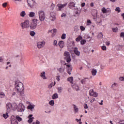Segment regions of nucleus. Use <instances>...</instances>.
<instances>
[{"instance_id":"nucleus-1","label":"nucleus","mask_w":124,"mask_h":124,"mask_svg":"<svg viewBox=\"0 0 124 124\" xmlns=\"http://www.w3.org/2000/svg\"><path fill=\"white\" fill-rule=\"evenodd\" d=\"M15 89L16 90L17 93L19 96H24V84L22 82H15Z\"/></svg>"},{"instance_id":"nucleus-2","label":"nucleus","mask_w":124,"mask_h":124,"mask_svg":"<svg viewBox=\"0 0 124 124\" xmlns=\"http://www.w3.org/2000/svg\"><path fill=\"white\" fill-rule=\"evenodd\" d=\"M39 19L41 22L45 20V12L42 10H39L38 12Z\"/></svg>"},{"instance_id":"nucleus-3","label":"nucleus","mask_w":124,"mask_h":124,"mask_svg":"<svg viewBox=\"0 0 124 124\" xmlns=\"http://www.w3.org/2000/svg\"><path fill=\"white\" fill-rule=\"evenodd\" d=\"M20 26L22 30H24V29H29L30 27V21L25 20L24 22L21 23Z\"/></svg>"},{"instance_id":"nucleus-4","label":"nucleus","mask_w":124,"mask_h":124,"mask_svg":"<svg viewBox=\"0 0 124 124\" xmlns=\"http://www.w3.org/2000/svg\"><path fill=\"white\" fill-rule=\"evenodd\" d=\"M63 56L64 57V60H66L67 62H71L70 53L68 51H65Z\"/></svg>"},{"instance_id":"nucleus-5","label":"nucleus","mask_w":124,"mask_h":124,"mask_svg":"<svg viewBox=\"0 0 124 124\" xmlns=\"http://www.w3.org/2000/svg\"><path fill=\"white\" fill-rule=\"evenodd\" d=\"M38 20L37 19H33L32 22L30 24V29L31 30H35L36 29V27H37V21Z\"/></svg>"},{"instance_id":"nucleus-6","label":"nucleus","mask_w":124,"mask_h":124,"mask_svg":"<svg viewBox=\"0 0 124 124\" xmlns=\"http://www.w3.org/2000/svg\"><path fill=\"white\" fill-rule=\"evenodd\" d=\"M28 6L30 8H33L36 5V2L33 0H27Z\"/></svg>"},{"instance_id":"nucleus-7","label":"nucleus","mask_w":124,"mask_h":124,"mask_svg":"<svg viewBox=\"0 0 124 124\" xmlns=\"http://www.w3.org/2000/svg\"><path fill=\"white\" fill-rule=\"evenodd\" d=\"M16 108L18 112H24V111H25V106L22 103L19 104L18 106L16 105Z\"/></svg>"},{"instance_id":"nucleus-8","label":"nucleus","mask_w":124,"mask_h":124,"mask_svg":"<svg viewBox=\"0 0 124 124\" xmlns=\"http://www.w3.org/2000/svg\"><path fill=\"white\" fill-rule=\"evenodd\" d=\"M64 65H66V66L67 73L70 75L71 74V72L72 71V67H71V65L65 63Z\"/></svg>"},{"instance_id":"nucleus-9","label":"nucleus","mask_w":124,"mask_h":124,"mask_svg":"<svg viewBox=\"0 0 124 124\" xmlns=\"http://www.w3.org/2000/svg\"><path fill=\"white\" fill-rule=\"evenodd\" d=\"M67 5V3H66L65 4H57V6L58 7V11H61V10H62V8H64V7H65V6H66Z\"/></svg>"},{"instance_id":"nucleus-10","label":"nucleus","mask_w":124,"mask_h":124,"mask_svg":"<svg viewBox=\"0 0 124 124\" xmlns=\"http://www.w3.org/2000/svg\"><path fill=\"white\" fill-rule=\"evenodd\" d=\"M37 46L38 48V49H41V48H43L44 46H45V42L42 41V42H39L37 44Z\"/></svg>"},{"instance_id":"nucleus-11","label":"nucleus","mask_w":124,"mask_h":124,"mask_svg":"<svg viewBox=\"0 0 124 124\" xmlns=\"http://www.w3.org/2000/svg\"><path fill=\"white\" fill-rule=\"evenodd\" d=\"M49 19L51 21H55V20H56V13H55V12L50 13Z\"/></svg>"},{"instance_id":"nucleus-12","label":"nucleus","mask_w":124,"mask_h":124,"mask_svg":"<svg viewBox=\"0 0 124 124\" xmlns=\"http://www.w3.org/2000/svg\"><path fill=\"white\" fill-rule=\"evenodd\" d=\"M74 53H75V55L78 56V57L80 56V52L78 50V47H76L74 48Z\"/></svg>"},{"instance_id":"nucleus-13","label":"nucleus","mask_w":124,"mask_h":124,"mask_svg":"<svg viewBox=\"0 0 124 124\" xmlns=\"http://www.w3.org/2000/svg\"><path fill=\"white\" fill-rule=\"evenodd\" d=\"M12 107H13V106L11 103H8L6 104V108H7V109L8 110V111H10V110L12 109Z\"/></svg>"},{"instance_id":"nucleus-14","label":"nucleus","mask_w":124,"mask_h":124,"mask_svg":"<svg viewBox=\"0 0 124 124\" xmlns=\"http://www.w3.org/2000/svg\"><path fill=\"white\" fill-rule=\"evenodd\" d=\"M28 119H29L28 120L29 124H31L32 122H33V119H34V117H32V114H31L28 116Z\"/></svg>"},{"instance_id":"nucleus-15","label":"nucleus","mask_w":124,"mask_h":124,"mask_svg":"<svg viewBox=\"0 0 124 124\" xmlns=\"http://www.w3.org/2000/svg\"><path fill=\"white\" fill-rule=\"evenodd\" d=\"M69 8L71 9L73 8V7H75V3L73 2H71L68 4Z\"/></svg>"},{"instance_id":"nucleus-16","label":"nucleus","mask_w":124,"mask_h":124,"mask_svg":"<svg viewBox=\"0 0 124 124\" xmlns=\"http://www.w3.org/2000/svg\"><path fill=\"white\" fill-rule=\"evenodd\" d=\"M81 84H86L87 82H89V78H86L81 80Z\"/></svg>"},{"instance_id":"nucleus-17","label":"nucleus","mask_w":124,"mask_h":124,"mask_svg":"<svg viewBox=\"0 0 124 124\" xmlns=\"http://www.w3.org/2000/svg\"><path fill=\"white\" fill-rule=\"evenodd\" d=\"M57 70L60 73H63V72H64V68L62 67H61L60 68H57Z\"/></svg>"},{"instance_id":"nucleus-18","label":"nucleus","mask_w":124,"mask_h":124,"mask_svg":"<svg viewBox=\"0 0 124 124\" xmlns=\"http://www.w3.org/2000/svg\"><path fill=\"white\" fill-rule=\"evenodd\" d=\"M72 88L73 89H74L75 91H79V86H78L77 84H74L72 86Z\"/></svg>"},{"instance_id":"nucleus-19","label":"nucleus","mask_w":124,"mask_h":124,"mask_svg":"<svg viewBox=\"0 0 124 124\" xmlns=\"http://www.w3.org/2000/svg\"><path fill=\"white\" fill-rule=\"evenodd\" d=\"M29 16L31 18H33V17L35 16V13L34 12H31L29 13Z\"/></svg>"},{"instance_id":"nucleus-20","label":"nucleus","mask_w":124,"mask_h":124,"mask_svg":"<svg viewBox=\"0 0 124 124\" xmlns=\"http://www.w3.org/2000/svg\"><path fill=\"white\" fill-rule=\"evenodd\" d=\"M64 42L63 41H60L58 44V45L60 48H63V44Z\"/></svg>"},{"instance_id":"nucleus-21","label":"nucleus","mask_w":124,"mask_h":124,"mask_svg":"<svg viewBox=\"0 0 124 124\" xmlns=\"http://www.w3.org/2000/svg\"><path fill=\"white\" fill-rule=\"evenodd\" d=\"M40 76L41 77H42V78H43V79H44V80L47 79L46 76H45V72H42Z\"/></svg>"},{"instance_id":"nucleus-22","label":"nucleus","mask_w":124,"mask_h":124,"mask_svg":"<svg viewBox=\"0 0 124 124\" xmlns=\"http://www.w3.org/2000/svg\"><path fill=\"white\" fill-rule=\"evenodd\" d=\"M96 73H97V71L95 69H93L92 70V74L93 76H95L96 75Z\"/></svg>"},{"instance_id":"nucleus-23","label":"nucleus","mask_w":124,"mask_h":124,"mask_svg":"<svg viewBox=\"0 0 124 124\" xmlns=\"http://www.w3.org/2000/svg\"><path fill=\"white\" fill-rule=\"evenodd\" d=\"M35 107V106L34 105H30L27 107L28 109L29 110H32Z\"/></svg>"},{"instance_id":"nucleus-24","label":"nucleus","mask_w":124,"mask_h":124,"mask_svg":"<svg viewBox=\"0 0 124 124\" xmlns=\"http://www.w3.org/2000/svg\"><path fill=\"white\" fill-rule=\"evenodd\" d=\"M57 98H59V95L55 93L52 95V99H57Z\"/></svg>"},{"instance_id":"nucleus-25","label":"nucleus","mask_w":124,"mask_h":124,"mask_svg":"<svg viewBox=\"0 0 124 124\" xmlns=\"http://www.w3.org/2000/svg\"><path fill=\"white\" fill-rule=\"evenodd\" d=\"M26 12L25 11H23L21 12H20V17H25V16H26Z\"/></svg>"},{"instance_id":"nucleus-26","label":"nucleus","mask_w":124,"mask_h":124,"mask_svg":"<svg viewBox=\"0 0 124 124\" xmlns=\"http://www.w3.org/2000/svg\"><path fill=\"white\" fill-rule=\"evenodd\" d=\"M16 118H15V116H12L11 117V124H13V122H14L15 120H16Z\"/></svg>"},{"instance_id":"nucleus-27","label":"nucleus","mask_w":124,"mask_h":124,"mask_svg":"<svg viewBox=\"0 0 124 124\" xmlns=\"http://www.w3.org/2000/svg\"><path fill=\"white\" fill-rule=\"evenodd\" d=\"M49 105H51V106H54L55 104V101L54 100H51L49 102Z\"/></svg>"},{"instance_id":"nucleus-28","label":"nucleus","mask_w":124,"mask_h":124,"mask_svg":"<svg viewBox=\"0 0 124 124\" xmlns=\"http://www.w3.org/2000/svg\"><path fill=\"white\" fill-rule=\"evenodd\" d=\"M83 38L82 37V36H78L76 39V41H77L78 42H79V41H80V40H82V39Z\"/></svg>"},{"instance_id":"nucleus-29","label":"nucleus","mask_w":124,"mask_h":124,"mask_svg":"<svg viewBox=\"0 0 124 124\" xmlns=\"http://www.w3.org/2000/svg\"><path fill=\"white\" fill-rule=\"evenodd\" d=\"M68 81L70 82L71 84L73 83V77H71L68 78Z\"/></svg>"},{"instance_id":"nucleus-30","label":"nucleus","mask_w":124,"mask_h":124,"mask_svg":"<svg viewBox=\"0 0 124 124\" xmlns=\"http://www.w3.org/2000/svg\"><path fill=\"white\" fill-rule=\"evenodd\" d=\"M93 93H94V92H93V89H91L89 91L90 95L93 96Z\"/></svg>"},{"instance_id":"nucleus-31","label":"nucleus","mask_w":124,"mask_h":124,"mask_svg":"<svg viewBox=\"0 0 124 124\" xmlns=\"http://www.w3.org/2000/svg\"><path fill=\"white\" fill-rule=\"evenodd\" d=\"M16 121H18V122H22V118L20 117V116L17 115L16 116Z\"/></svg>"},{"instance_id":"nucleus-32","label":"nucleus","mask_w":124,"mask_h":124,"mask_svg":"<svg viewBox=\"0 0 124 124\" xmlns=\"http://www.w3.org/2000/svg\"><path fill=\"white\" fill-rule=\"evenodd\" d=\"M58 93H62V87H58Z\"/></svg>"},{"instance_id":"nucleus-33","label":"nucleus","mask_w":124,"mask_h":124,"mask_svg":"<svg viewBox=\"0 0 124 124\" xmlns=\"http://www.w3.org/2000/svg\"><path fill=\"white\" fill-rule=\"evenodd\" d=\"M30 34L31 36H34L35 35V32L34 31H30Z\"/></svg>"},{"instance_id":"nucleus-34","label":"nucleus","mask_w":124,"mask_h":124,"mask_svg":"<svg viewBox=\"0 0 124 124\" xmlns=\"http://www.w3.org/2000/svg\"><path fill=\"white\" fill-rule=\"evenodd\" d=\"M118 86V84H117V83H114L111 87V89H114V88H116V87H117Z\"/></svg>"},{"instance_id":"nucleus-35","label":"nucleus","mask_w":124,"mask_h":124,"mask_svg":"<svg viewBox=\"0 0 124 124\" xmlns=\"http://www.w3.org/2000/svg\"><path fill=\"white\" fill-rule=\"evenodd\" d=\"M101 10L102 12H103L104 14L105 13H107V10L105 8H103Z\"/></svg>"},{"instance_id":"nucleus-36","label":"nucleus","mask_w":124,"mask_h":124,"mask_svg":"<svg viewBox=\"0 0 124 124\" xmlns=\"http://www.w3.org/2000/svg\"><path fill=\"white\" fill-rule=\"evenodd\" d=\"M3 117L4 119H7L8 118V113L6 112V114H3Z\"/></svg>"},{"instance_id":"nucleus-37","label":"nucleus","mask_w":124,"mask_h":124,"mask_svg":"<svg viewBox=\"0 0 124 124\" xmlns=\"http://www.w3.org/2000/svg\"><path fill=\"white\" fill-rule=\"evenodd\" d=\"M86 40H81V41H80V44L81 45H84V44H86Z\"/></svg>"},{"instance_id":"nucleus-38","label":"nucleus","mask_w":124,"mask_h":124,"mask_svg":"<svg viewBox=\"0 0 124 124\" xmlns=\"http://www.w3.org/2000/svg\"><path fill=\"white\" fill-rule=\"evenodd\" d=\"M115 11H117L118 13H120V12H121V8L119 7H116Z\"/></svg>"},{"instance_id":"nucleus-39","label":"nucleus","mask_w":124,"mask_h":124,"mask_svg":"<svg viewBox=\"0 0 124 124\" xmlns=\"http://www.w3.org/2000/svg\"><path fill=\"white\" fill-rule=\"evenodd\" d=\"M58 42L57 41V40H54L53 41V45L54 46H58Z\"/></svg>"},{"instance_id":"nucleus-40","label":"nucleus","mask_w":124,"mask_h":124,"mask_svg":"<svg viewBox=\"0 0 124 124\" xmlns=\"http://www.w3.org/2000/svg\"><path fill=\"white\" fill-rule=\"evenodd\" d=\"M112 31L113 32H117V31H118V28H113Z\"/></svg>"},{"instance_id":"nucleus-41","label":"nucleus","mask_w":124,"mask_h":124,"mask_svg":"<svg viewBox=\"0 0 124 124\" xmlns=\"http://www.w3.org/2000/svg\"><path fill=\"white\" fill-rule=\"evenodd\" d=\"M92 96H94V97H97L98 96V93L96 92H94Z\"/></svg>"},{"instance_id":"nucleus-42","label":"nucleus","mask_w":124,"mask_h":124,"mask_svg":"<svg viewBox=\"0 0 124 124\" xmlns=\"http://www.w3.org/2000/svg\"><path fill=\"white\" fill-rule=\"evenodd\" d=\"M79 31V27L78 26H75L74 31Z\"/></svg>"},{"instance_id":"nucleus-43","label":"nucleus","mask_w":124,"mask_h":124,"mask_svg":"<svg viewBox=\"0 0 124 124\" xmlns=\"http://www.w3.org/2000/svg\"><path fill=\"white\" fill-rule=\"evenodd\" d=\"M65 37H66V34L63 33L61 37L62 39H65Z\"/></svg>"},{"instance_id":"nucleus-44","label":"nucleus","mask_w":124,"mask_h":124,"mask_svg":"<svg viewBox=\"0 0 124 124\" xmlns=\"http://www.w3.org/2000/svg\"><path fill=\"white\" fill-rule=\"evenodd\" d=\"M74 108L75 109V111L76 112H78V108H77V107H76V105H74Z\"/></svg>"},{"instance_id":"nucleus-45","label":"nucleus","mask_w":124,"mask_h":124,"mask_svg":"<svg viewBox=\"0 0 124 124\" xmlns=\"http://www.w3.org/2000/svg\"><path fill=\"white\" fill-rule=\"evenodd\" d=\"M50 8L51 10H54V8H55V4H54L53 3H52L51 5Z\"/></svg>"},{"instance_id":"nucleus-46","label":"nucleus","mask_w":124,"mask_h":124,"mask_svg":"<svg viewBox=\"0 0 124 124\" xmlns=\"http://www.w3.org/2000/svg\"><path fill=\"white\" fill-rule=\"evenodd\" d=\"M22 0H15V2L16 4H18V2H21Z\"/></svg>"},{"instance_id":"nucleus-47","label":"nucleus","mask_w":124,"mask_h":124,"mask_svg":"<svg viewBox=\"0 0 124 124\" xmlns=\"http://www.w3.org/2000/svg\"><path fill=\"white\" fill-rule=\"evenodd\" d=\"M121 48L123 47L122 46L120 45H118L116 46V47H117V50H120V48Z\"/></svg>"},{"instance_id":"nucleus-48","label":"nucleus","mask_w":124,"mask_h":124,"mask_svg":"<svg viewBox=\"0 0 124 124\" xmlns=\"http://www.w3.org/2000/svg\"><path fill=\"white\" fill-rule=\"evenodd\" d=\"M33 124H40V122L38 120H36V122H33Z\"/></svg>"},{"instance_id":"nucleus-49","label":"nucleus","mask_w":124,"mask_h":124,"mask_svg":"<svg viewBox=\"0 0 124 124\" xmlns=\"http://www.w3.org/2000/svg\"><path fill=\"white\" fill-rule=\"evenodd\" d=\"M84 108L85 109H88V108H89V107H88V105L87 104H84Z\"/></svg>"},{"instance_id":"nucleus-50","label":"nucleus","mask_w":124,"mask_h":124,"mask_svg":"<svg viewBox=\"0 0 124 124\" xmlns=\"http://www.w3.org/2000/svg\"><path fill=\"white\" fill-rule=\"evenodd\" d=\"M11 124H18V121H17V119L14 122H13V123H11Z\"/></svg>"},{"instance_id":"nucleus-51","label":"nucleus","mask_w":124,"mask_h":124,"mask_svg":"<svg viewBox=\"0 0 124 124\" xmlns=\"http://www.w3.org/2000/svg\"><path fill=\"white\" fill-rule=\"evenodd\" d=\"M7 5V3L5 2L2 4V7H6V6Z\"/></svg>"},{"instance_id":"nucleus-52","label":"nucleus","mask_w":124,"mask_h":124,"mask_svg":"<svg viewBox=\"0 0 124 124\" xmlns=\"http://www.w3.org/2000/svg\"><path fill=\"white\" fill-rule=\"evenodd\" d=\"M80 29L81 31H84L85 29V27H84V26H80Z\"/></svg>"},{"instance_id":"nucleus-53","label":"nucleus","mask_w":124,"mask_h":124,"mask_svg":"<svg viewBox=\"0 0 124 124\" xmlns=\"http://www.w3.org/2000/svg\"><path fill=\"white\" fill-rule=\"evenodd\" d=\"M119 80L120 81H124V78L123 77H120L119 78Z\"/></svg>"},{"instance_id":"nucleus-54","label":"nucleus","mask_w":124,"mask_h":124,"mask_svg":"<svg viewBox=\"0 0 124 124\" xmlns=\"http://www.w3.org/2000/svg\"><path fill=\"white\" fill-rule=\"evenodd\" d=\"M102 50H103V51H106V46H102Z\"/></svg>"},{"instance_id":"nucleus-55","label":"nucleus","mask_w":124,"mask_h":124,"mask_svg":"<svg viewBox=\"0 0 124 124\" xmlns=\"http://www.w3.org/2000/svg\"><path fill=\"white\" fill-rule=\"evenodd\" d=\"M60 78H61V76H60L56 77V80H57L58 81H60V80H61V79H60Z\"/></svg>"},{"instance_id":"nucleus-56","label":"nucleus","mask_w":124,"mask_h":124,"mask_svg":"<svg viewBox=\"0 0 124 124\" xmlns=\"http://www.w3.org/2000/svg\"><path fill=\"white\" fill-rule=\"evenodd\" d=\"M48 88L49 89H52V88H53V83H52L51 84H50V85L48 86Z\"/></svg>"},{"instance_id":"nucleus-57","label":"nucleus","mask_w":124,"mask_h":124,"mask_svg":"<svg viewBox=\"0 0 124 124\" xmlns=\"http://www.w3.org/2000/svg\"><path fill=\"white\" fill-rule=\"evenodd\" d=\"M99 34H100L99 35L100 37H101V38H102V37H103V34H102V32H100Z\"/></svg>"},{"instance_id":"nucleus-58","label":"nucleus","mask_w":124,"mask_h":124,"mask_svg":"<svg viewBox=\"0 0 124 124\" xmlns=\"http://www.w3.org/2000/svg\"><path fill=\"white\" fill-rule=\"evenodd\" d=\"M65 16H66V14L63 13L62 15H61V17L62 18L63 17H65Z\"/></svg>"},{"instance_id":"nucleus-59","label":"nucleus","mask_w":124,"mask_h":124,"mask_svg":"<svg viewBox=\"0 0 124 124\" xmlns=\"http://www.w3.org/2000/svg\"><path fill=\"white\" fill-rule=\"evenodd\" d=\"M120 35L121 37H124V32H121Z\"/></svg>"},{"instance_id":"nucleus-60","label":"nucleus","mask_w":124,"mask_h":124,"mask_svg":"<svg viewBox=\"0 0 124 124\" xmlns=\"http://www.w3.org/2000/svg\"><path fill=\"white\" fill-rule=\"evenodd\" d=\"M52 32L53 33L57 32V30H56V29L52 30Z\"/></svg>"},{"instance_id":"nucleus-61","label":"nucleus","mask_w":124,"mask_h":124,"mask_svg":"<svg viewBox=\"0 0 124 124\" xmlns=\"http://www.w3.org/2000/svg\"><path fill=\"white\" fill-rule=\"evenodd\" d=\"M106 45H107V46H109V45H110V42H107L106 43Z\"/></svg>"},{"instance_id":"nucleus-62","label":"nucleus","mask_w":124,"mask_h":124,"mask_svg":"<svg viewBox=\"0 0 124 124\" xmlns=\"http://www.w3.org/2000/svg\"><path fill=\"white\" fill-rule=\"evenodd\" d=\"M120 124H124V120H122L120 122Z\"/></svg>"},{"instance_id":"nucleus-63","label":"nucleus","mask_w":124,"mask_h":124,"mask_svg":"<svg viewBox=\"0 0 124 124\" xmlns=\"http://www.w3.org/2000/svg\"><path fill=\"white\" fill-rule=\"evenodd\" d=\"M76 14H77V15H80V13H79L78 11H76Z\"/></svg>"},{"instance_id":"nucleus-64","label":"nucleus","mask_w":124,"mask_h":124,"mask_svg":"<svg viewBox=\"0 0 124 124\" xmlns=\"http://www.w3.org/2000/svg\"><path fill=\"white\" fill-rule=\"evenodd\" d=\"M86 3H85V2H83L81 4V6L82 7H84V6L85 5Z\"/></svg>"}]
</instances>
